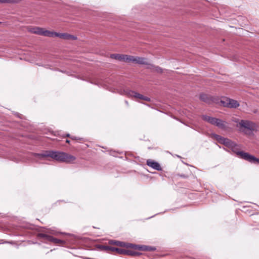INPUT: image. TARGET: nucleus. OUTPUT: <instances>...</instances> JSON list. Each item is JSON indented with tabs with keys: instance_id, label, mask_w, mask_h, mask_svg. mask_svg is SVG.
I'll use <instances>...</instances> for the list:
<instances>
[{
	"instance_id": "nucleus-5",
	"label": "nucleus",
	"mask_w": 259,
	"mask_h": 259,
	"mask_svg": "<svg viewBox=\"0 0 259 259\" xmlns=\"http://www.w3.org/2000/svg\"><path fill=\"white\" fill-rule=\"evenodd\" d=\"M50 37H58L65 40H75L77 39L75 36L67 33H57L54 31L50 32Z\"/></svg>"
},
{
	"instance_id": "nucleus-6",
	"label": "nucleus",
	"mask_w": 259,
	"mask_h": 259,
	"mask_svg": "<svg viewBox=\"0 0 259 259\" xmlns=\"http://www.w3.org/2000/svg\"><path fill=\"white\" fill-rule=\"evenodd\" d=\"M29 31L34 34L50 37L51 31L45 30L38 27H33L29 29Z\"/></svg>"
},
{
	"instance_id": "nucleus-18",
	"label": "nucleus",
	"mask_w": 259,
	"mask_h": 259,
	"mask_svg": "<svg viewBox=\"0 0 259 259\" xmlns=\"http://www.w3.org/2000/svg\"><path fill=\"white\" fill-rule=\"evenodd\" d=\"M107 249H108L109 251H110L112 252L116 253V251H117L118 247L108 246V247H107Z\"/></svg>"
},
{
	"instance_id": "nucleus-15",
	"label": "nucleus",
	"mask_w": 259,
	"mask_h": 259,
	"mask_svg": "<svg viewBox=\"0 0 259 259\" xmlns=\"http://www.w3.org/2000/svg\"><path fill=\"white\" fill-rule=\"evenodd\" d=\"M131 96H132V97H135V98H137V99H142V100H145V101H149V99L148 97H144L142 95L140 94L137 93H136V92H132L131 93Z\"/></svg>"
},
{
	"instance_id": "nucleus-19",
	"label": "nucleus",
	"mask_w": 259,
	"mask_h": 259,
	"mask_svg": "<svg viewBox=\"0 0 259 259\" xmlns=\"http://www.w3.org/2000/svg\"><path fill=\"white\" fill-rule=\"evenodd\" d=\"M127 252L128 253H126V254L131 255L133 256H136L139 254V253L133 251L127 250Z\"/></svg>"
},
{
	"instance_id": "nucleus-21",
	"label": "nucleus",
	"mask_w": 259,
	"mask_h": 259,
	"mask_svg": "<svg viewBox=\"0 0 259 259\" xmlns=\"http://www.w3.org/2000/svg\"><path fill=\"white\" fill-rule=\"evenodd\" d=\"M10 0H0V3H10Z\"/></svg>"
},
{
	"instance_id": "nucleus-20",
	"label": "nucleus",
	"mask_w": 259,
	"mask_h": 259,
	"mask_svg": "<svg viewBox=\"0 0 259 259\" xmlns=\"http://www.w3.org/2000/svg\"><path fill=\"white\" fill-rule=\"evenodd\" d=\"M155 71H157V72L161 73L162 70L159 67L157 66V67H155Z\"/></svg>"
},
{
	"instance_id": "nucleus-24",
	"label": "nucleus",
	"mask_w": 259,
	"mask_h": 259,
	"mask_svg": "<svg viewBox=\"0 0 259 259\" xmlns=\"http://www.w3.org/2000/svg\"><path fill=\"white\" fill-rule=\"evenodd\" d=\"M1 23V22H0V24Z\"/></svg>"
},
{
	"instance_id": "nucleus-7",
	"label": "nucleus",
	"mask_w": 259,
	"mask_h": 259,
	"mask_svg": "<svg viewBox=\"0 0 259 259\" xmlns=\"http://www.w3.org/2000/svg\"><path fill=\"white\" fill-rule=\"evenodd\" d=\"M110 58L120 61L130 63V55L119 54H113L110 55Z\"/></svg>"
},
{
	"instance_id": "nucleus-23",
	"label": "nucleus",
	"mask_w": 259,
	"mask_h": 259,
	"mask_svg": "<svg viewBox=\"0 0 259 259\" xmlns=\"http://www.w3.org/2000/svg\"><path fill=\"white\" fill-rule=\"evenodd\" d=\"M66 142L67 143H69L70 141L69 140H66Z\"/></svg>"
},
{
	"instance_id": "nucleus-11",
	"label": "nucleus",
	"mask_w": 259,
	"mask_h": 259,
	"mask_svg": "<svg viewBox=\"0 0 259 259\" xmlns=\"http://www.w3.org/2000/svg\"><path fill=\"white\" fill-rule=\"evenodd\" d=\"M114 244L118 246L125 247L126 248H138L141 249V247H138L137 245L131 243H126L123 242L114 241Z\"/></svg>"
},
{
	"instance_id": "nucleus-4",
	"label": "nucleus",
	"mask_w": 259,
	"mask_h": 259,
	"mask_svg": "<svg viewBox=\"0 0 259 259\" xmlns=\"http://www.w3.org/2000/svg\"><path fill=\"white\" fill-rule=\"evenodd\" d=\"M221 102L224 107L236 108L239 106V102L235 100L228 98H224L221 100Z\"/></svg>"
},
{
	"instance_id": "nucleus-8",
	"label": "nucleus",
	"mask_w": 259,
	"mask_h": 259,
	"mask_svg": "<svg viewBox=\"0 0 259 259\" xmlns=\"http://www.w3.org/2000/svg\"><path fill=\"white\" fill-rule=\"evenodd\" d=\"M239 125L243 127L248 129L250 131H255L256 129L257 126L256 124L253 122L248 120H242L239 122Z\"/></svg>"
},
{
	"instance_id": "nucleus-1",
	"label": "nucleus",
	"mask_w": 259,
	"mask_h": 259,
	"mask_svg": "<svg viewBox=\"0 0 259 259\" xmlns=\"http://www.w3.org/2000/svg\"><path fill=\"white\" fill-rule=\"evenodd\" d=\"M34 158L42 160L49 157L54 160L63 162H73L76 159L75 157L68 153L58 151L47 150L44 151L41 153H33Z\"/></svg>"
},
{
	"instance_id": "nucleus-17",
	"label": "nucleus",
	"mask_w": 259,
	"mask_h": 259,
	"mask_svg": "<svg viewBox=\"0 0 259 259\" xmlns=\"http://www.w3.org/2000/svg\"><path fill=\"white\" fill-rule=\"evenodd\" d=\"M116 253L120 254H126V253H128L127 250L120 248H118L117 251H116Z\"/></svg>"
},
{
	"instance_id": "nucleus-10",
	"label": "nucleus",
	"mask_w": 259,
	"mask_h": 259,
	"mask_svg": "<svg viewBox=\"0 0 259 259\" xmlns=\"http://www.w3.org/2000/svg\"><path fill=\"white\" fill-rule=\"evenodd\" d=\"M215 138L220 143L223 144L226 146L233 147V146L235 145V143L233 142L230 140L222 137L219 135H215Z\"/></svg>"
},
{
	"instance_id": "nucleus-3",
	"label": "nucleus",
	"mask_w": 259,
	"mask_h": 259,
	"mask_svg": "<svg viewBox=\"0 0 259 259\" xmlns=\"http://www.w3.org/2000/svg\"><path fill=\"white\" fill-rule=\"evenodd\" d=\"M37 236L39 238H43L46 241L54 244H62L64 243V241L63 240L57 239L51 235H49L45 233H39Z\"/></svg>"
},
{
	"instance_id": "nucleus-9",
	"label": "nucleus",
	"mask_w": 259,
	"mask_h": 259,
	"mask_svg": "<svg viewBox=\"0 0 259 259\" xmlns=\"http://www.w3.org/2000/svg\"><path fill=\"white\" fill-rule=\"evenodd\" d=\"M130 62L142 65H150L147 59L143 57L130 56Z\"/></svg>"
},
{
	"instance_id": "nucleus-13",
	"label": "nucleus",
	"mask_w": 259,
	"mask_h": 259,
	"mask_svg": "<svg viewBox=\"0 0 259 259\" xmlns=\"http://www.w3.org/2000/svg\"><path fill=\"white\" fill-rule=\"evenodd\" d=\"M200 99L201 101L208 104H210L211 103L214 102V98L213 97L204 94H201L200 95Z\"/></svg>"
},
{
	"instance_id": "nucleus-2",
	"label": "nucleus",
	"mask_w": 259,
	"mask_h": 259,
	"mask_svg": "<svg viewBox=\"0 0 259 259\" xmlns=\"http://www.w3.org/2000/svg\"><path fill=\"white\" fill-rule=\"evenodd\" d=\"M233 151L240 158L243 159L250 163L257 164L259 163V159L254 156L249 154L248 153L240 151L238 148V145L235 143V145L231 147Z\"/></svg>"
},
{
	"instance_id": "nucleus-14",
	"label": "nucleus",
	"mask_w": 259,
	"mask_h": 259,
	"mask_svg": "<svg viewBox=\"0 0 259 259\" xmlns=\"http://www.w3.org/2000/svg\"><path fill=\"white\" fill-rule=\"evenodd\" d=\"M202 119L208 122H209L212 124H213V125H215L216 123V121H218V118L210 117V116H206V115H203L202 116Z\"/></svg>"
},
{
	"instance_id": "nucleus-22",
	"label": "nucleus",
	"mask_w": 259,
	"mask_h": 259,
	"mask_svg": "<svg viewBox=\"0 0 259 259\" xmlns=\"http://www.w3.org/2000/svg\"><path fill=\"white\" fill-rule=\"evenodd\" d=\"M65 137H69V138H70L72 140H75L76 139L75 137H73V136L72 137H70V135L69 134H66L65 136Z\"/></svg>"
},
{
	"instance_id": "nucleus-12",
	"label": "nucleus",
	"mask_w": 259,
	"mask_h": 259,
	"mask_svg": "<svg viewBox=\"0 0 259 259\" xmlns=\"http://www.w3.org/2000/svg\"><path fill=\"white\" fill-rule=\"evenodd\" d=\"M147 164L150 167L157 170H161V167L160 165L157 162L152 160L148 159L147 160Z\"/></svg>"
},
{
	"instance_id": "nucleus-16",
	"label": "nucleus",
	"mask_w": 259,
	"mask_h": 259,
	"mask_svg": "<svg viewBox=\"0 0 259 259\" xmlns=\"http://www.w3.org/2000/svg\"><path fill=\"white\" fill-rule=\"evenodd\" d=\"M215 125L222 128H224L225 127V124L224 123V122L223 120L219 119H218V121H216V123Z\"/></svg>"
}]
</instances>
